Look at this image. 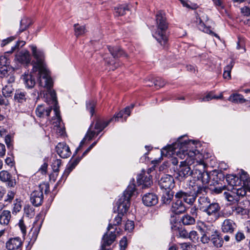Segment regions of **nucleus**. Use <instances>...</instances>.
<instances>
[{
  "label": "nucleus",
  "mask_w": 250,
  "mask_h": 250,
  "mask_svg": "<svg viewBox=\"0 0 250 250\" xmlns=\"http://www.w3.org/2000/svg\"><path fill=\"white\" fill-rule=\"evenodd\" d=\"M38 74V71H36V70L33 71V69L32 71L30 74H26L25 73L22 75L21 79L22 80L26 87L28 88H32L34 86L36 83L35 78V75H37L38 78L39 77ZM38 81L39 82V80Z\"/></svg>",
  "instance_id": "8"
},
{
  "label": "nucleus",
  "mask_w": 250,
  "mask_h": 250,
  "mask_svg": "<svg viewBox=\"0 0 250 250\" xmlns=\"http://www.w3.org/2000/svg\"><path fill=\"white\" fill-rule=\"evenodd\" d=\"M13 88L11 85H5L2 88V93L5 97H9L13 92Z\"/></svg>",
  "instance_id": "43"
},
{
  "label": "nucleus",
  "mask_w": 250,
  "mask_h": 250,
  "mask_svg": "<svg viewBox=\"0 0 250 250\" xmlns=\"http://www.w3.org/2000/svg\"><path fill=\"white\" fill-rule=\"evenodd\" d=\"M173 197V192L172 190L165 191L162 197V202L163 204H168L171 201Z\"/></svg>",
  "instance_id": "32"
},
{
  "label": "nucleus",
  "mask_w": 250,
  "mask_h": 250,
  "mask_svg": "<svg viewBox=\"0 0 250 250\" xmlns=\"http://www.w3.org/2000/svg\"><path fill=\"white\" fill-rule=\"evenodd\" d=\"M56 149L58 154L62 158H66L71 154L69 147L65 143H59L57 145Z\"/></svg>",
  "instance_id": "16"
},
{
  "label": "nucleus",
  "mask_w": 250,
  "mask_h": 250,
  "mask_svg": "<svg viewBox=\"0 0 250 250\" xmlns=\"http://www.w3.org/2000/svg\"><path fill=\"white\" fill-rule=\"evenodd\" d=\"M25 44V42L23 41H20L16 42V43L11 47V50L7 52V53H12L16 49L19 48L20 46L22 47Z\"/></svg>",
  "instance_id": "45"
},
{
  "label": "nucleus",
  "mask_w": 250,
  "mask_h": 250,
  "mask_svg": "<svg viewBox=\"0 0 250 250\" xmlns=\"http://www.w3.org/2000/svg\"><path fill=\"white\" fill-rule=\"evenodd\" d=\"M197 24L198 25V28L208 34L214 36L215 37L219 38V37L215 33H214L210 28V27H207L205 23L203 22V20L198 17H196V20L195 21Z\"/></svg>",
  "instance_id": "21"
},
{
  "label": "nucleus",
  "mask_w": 250,
  "mask_h": 250,
  "mask_svg": "<svg viewBox=\"0 0 250 250\" xmlns=\"http://www.w3.org/2000/svg\"><path fill=\"white\" fill-rule=\"evenodd\" d=\"M235 242L239 243L246 238V236L243 231L242 230L237 231L234 235Z\"/></svg>",
  "instance_id": "41"
},
{
  "label": "nucleus",
  "mask_w": 250,
  "mask_h": 250,
  "mask_svg": "<svg viewBox=\"0 0 250 250\" xmlns=\"http://www.w3.org/2000/svg\"><path fill=\"white\" fill-rule=\"evenodd\" d=\"M233 65L234 62L233 61H231L229 64L225 67L223 73V77L224 79L229 80L231 78L230 73Z\"/></svg>",
  "instance_id": "35"
},
{
  "label": "nucleus",
  "mask_w": 250,
  "mask_h": 250,
  "mask_svg": "<svg viewBox=\"0 0 250 250\" xmlns=\"http://www.w3.org/2000/svg\"><path fill=\"white\" fill-rule=\"evenodd\" d=\"M124 114V111L122 110L115 115L112 118H111L107 121L98 119L96 121L94 125V123H92L89 126L84 138L81 141L80 146L76 150L75 154L77 153L78 151H79L86 140L88 141H90L95 136L98 135L110 122L113 121L115 122L118 121L120 118H122Z\"/></svg>",
  "instance_id": "3"
},
{
  "label": "nucleus",
  "mask_w": 250,
  "mask_h": 250,
  "mask_svg": "<svg viewBox=\"0 0 250 250\" xmlns=\"http://www.w3.org/2000/svg\"><path fill=\"white\" fill-rule=\"evenodd\" d=\"M181 222L184 225H191L195 223V218L189 214L183 215L181 219Z\"/></svg>",
  "instance_id": "33"
},
{
  "label": "nucleus",
  "mask_w": 250,
  "mask_h": 250,
  "mask_svg": "<svg viewBox=\"0 0 250 250\" xmlns=\"http://www.w3.org/2000/svg\"><path fill=\"white\" fill-rule=\"evenodd\" d=\"M184 138L185 137H181L176 142L164 147L161 150V154L166 156L175 154L181 159L185 160L181 162L177 172V178L180 181L192 175L197 178V183L201 182L203 185L208 184L210 177L208 172L197 168L192 170L188 165L190 163H194L195 157L199 153L196 149L199 143L197 141Z\"/></svg>",
  "instance_id": "1"
},
{
  "label": "nucleus",
  "mask_w": 250,
  "mask_h": 250,
  "mask_svg": "<svg viewBox=\"0 0 250 250\" xmlns=\"http://www.w3.org/2000/svg\"><path fill=\"white\" fill-rule=\"evenodd\" d=\"M14 39H15V38L13 37H11L8 38L6 39L3 40L1 44V46H4L6 45L7 43L12 42Z\"/></svg>",
  "instance_id": "62"
},
{
  "label": "nucleus",
  "mask_w": 250,
  "mask_h": 250,
  "mask_svg": "<svg viewBox=\"0 0 250 250\" xmlns=\"http://www.w3.org/2000/svg\"><path fill=\"white\" fill-rule=\"evenodd\" d=\"M134 224L133 221L127 220L125 225V229L130 232L134 229Z\"/></svg>",
  "instance_id": "54"
},
{
  "label": "nucleus",
  "mask_w": 250,
  "mask_h": 250,
  "mask_svg": "<svg viewBox=\"0 0 250 250\" xmlns=\"http://www.w3.org/2000/svg\"><path fill=\"white\" fill-rule=\"evenodd\" d=\"M95 104V102L93 100H90L86 103V108L89 111L91 116L94 114Z\"/></svg>",
  "instance_id": "44"
},
{
  "label": "nucleus",
  "mask_w": 250,
  "mask_h": 250,
  "mask_svg": "<svg viewBox=\"0 0 250 250\" xmlns=\"http://www.w3.org/2000/svg\"><path fill=\"white\" fill-rule=\"evenodd\" d=\"M13 206H14L12 210L13 213H17L21 209V205L20 201H19L18 199L16 200V203L14 204Z\"/></svg>",
  "instance_id": "50"
},
{
  "label": "nucleus",
  "mask_w": 250,
  "mask_h": 250,
  "mask_svg": "<svg viewBox=\"0 0 250 250\" xmlns=\"http://www.w3.org/2000/svg\"><path fill=\"white\" fill-rule=\"evenodd\" d=\"M202 236L201 238V242L204 244L208 243L210 240V238L208 236V234L202 233Z\"/></svg>",
  "instance_id": "57"
},
{
  "label": "nucleus",
  "mask_w": 250,
  "mask_h": 250,
  "mask_svg": "<svg viewBox=\"0 0 250 250\" xmlns=\"http://www.w3.org/2000/svg\"><path fill=\"white\" fill-rule=\"evenodd\" d=\"M220 209L221 207L218 203L211 202L204 211V213H206L208 216H213L214 218V220H216L219 217Z\"/></svg>",
  "instance_id": "9"
},
{
  "label": "nucleus",
  "mask_w": 250,
  "mask_h": 250,
  "mask_svg": "<svg viewBox=\"0 0 250 250\" xmlns=\"http://www.w3.org/2000/svg\"><path fill=\"white\" fill-rule=\"evenodd\" d=\"M61 165V160L60 159H55L52 163V167L54 172H58L59 168Z\"/></svg>",
  "instance_id": "49"
},
{
  "label": "nucleus",
  "mask_w": 250,
  "mask_h": 250,
  "mask_svg": "<svg viewBox=\"0 0 250 250\" xmlns=\"http://www.w3.org/2000/svg\"><path fill=\"white\" fill-rule=\"evenodd\" d=\"M0 180L6 183L8 187H14L16 184L15 179L6 170H2L0 172Z\"/></svg>",
  "instance_id": "15"
},
{
  "label": "nucleus",
  "mask_w": 250,
  "mask_h": 250,
  "mask_svg": "<svg viewBox=\"0 0 250 250\" xmlns=\"http://www.w3.org/2000/svg\"><path fill=\"white\" fill-rule=\"evenodd\" d=\"M226 180L228 184L232 187H240L241 181L239 177L234 175L228 174L226 177Z\"/></svg>",
  "instance_id": "25"
},
{
  "label": "nucleus",
  "mask_w": 250,
  "mask_h": 250,
  "mask_svg": "<svg viewBox=\"0 0 250 250\" xmlns=\"http://www.w3.org/2000/svg\"><path fill=\"white\" fill-rule=\"evenodd\" d=\"M74 27L75 35L77 37L83 35L86 32V29L84 26H80L78 24H75Z\"/></svg>",
  "instance_id": "39"
},
{
  "label": "nucleus",
  "mask_w": 250,
  "mask_h": 250,
  "mask_svg": "<svg viewBox=\"0 0 250 250\" xmlns=\"http://www.w3.org/2000/svg\"><path fill=\"white\" fill-rule=\"evenodd\" d=\"M36 115L40 117L44 116V108L42 105H39L36 109Z\"/></svg>",
  "instance_id": "52"
},
{
  "label": "nucleus",
  "mask_w": 250,
  "mask_h": 250,
  "mask_svg": "<svg viewBox=\"0 0 250 250\" xmlns=\"http://www.w3.org/2000/svg\"><path fill=\"white\" fill-rule=\"evenodd\" d=\"M108 49L114 58H118L125 55L127 56L124 51L119 46H107Z\"/></svg>",
  "instance_id": "27"
},
{
  "label": "nucleus",
  "mask_w": 250,
  "mask_h": 250,
  "mask_svg": "<svg viewBox=\"0 0 250 250\" xmlns=\"http://www.w3.org/2000/svg\"><path fill=\"white\" fill-rule=\"evenodd\" d=\"M16 58L19 62L26 65L29 64L31 62L30 54L27 50L20 52L17 55Z\"/></svg>",
  "instance_id": "18"
},
{
  "label": "nucleus",
  "mask_w": 250,
  "mask_h": 250,
  "mask_svg": "<svg viewBox=\"0 0 250 250\" xmlns=\"http://www.w3.org/2000/svg\"><path fill=\"white\" fill-rule=\"evenodd\" d=\"M115 14L117 16H123L129 10L127 5H121L114 8Z\"/></svg>",
  "instance_id": "36"
},
{
  "label": "nucleus",
  "mask_w": 250,
  "mask_h": 250,
  "mask_svg": "<svg viewBox=\"0 0 250 250\" xmlns=\"http://www.w3.org/2000/svg\"><path fill=\"white\" fill-rule=\"evenodd\" d=\"M14 99L16 102L23 104L26 101V93L20 89L17 90L14 95Z\"/></svg>",
  "instance_id": "28"
},
{
  "label": "nucleus",
  "mask_w": 250,
  "mask_h": 250,
  "mask_svg": "<svg viewBox=\"0 0 250 250\" xmlns=\"http://www.w3.org/2000/svg\"><path fill=\"white\" fill-rule=\"evenodd\" d=\"M22 246V241L19 237L9 238L5 243L7 250H20Z\"/></svg>",
  "instance_id": "12"
},
{
  "label": "nucleus",
  "mask_w": 250,
  "mask_h": 250,
  "mask_svg": "<svg viewBox=\"0 0 250 250\" xmlns=\"http://www.w3.org/2000/svg\"><path fill=\"white\" fill-rule=\"evenodd\" d=\"M15 195V192L12 190L8 191L7 194L5 198L4 201L5 202L11 203L14 199Z\"/></svg>",
  "instance_id": "47"
},
{
  "label": "nucleus",
  "mask_w": 250,
  "mask_h": 250,
  "mask_svg": "<svg viewBox=\"0 0 250 250\" xmlns=\"http://www.w3.org/2000/svg\"><path fill=\"white\" fill-rule=\"evenodd\" d=\"M8 60L7 59L3 56H0V66H6V64L7 63Z\"/></svg>",
  "instance_id": "59"
},
{
  "label": "nucleus",
  "mask_w": 250,
  "mask_h": 250,
  "mask_svg": "<svg viewBox=\"0 0 250 250\" xmlns=\"http://www.w3.org/2000/svg\"><path fill=\"white\" fill-rule=\"evenodd\" d=\"M52 86L53 83L49 88L43 87L46 89V90H41L40 91L41 97L43 96L45 98L46 102H48V104L51 105L48 108L46 109H44V116L48 117L53 109L58 120H60L59 106L58 105L56 94L55 91L52 89Z\"/></svg>",
  "instance_id": "5"
},
{
  "label": "nucleus",
  "mask_w": 250,
  "mask_h": 250,
  "mask_svg": "<svg viewBox=\"0 0 250 250\" xmlns=\"http://www.w3.org/2000/svg\"><path fill=\"white\" fill-rule=\"evenodd\" d=\"M152 177L150 175H144L140 174L137 178V183L139 185H142V188H146L150 186L152 183Z\"/></svg>",
  "instance_id": "19"
},
{
  "label": "nucleus",
  "mask_w": 250,
  "mask_h": 250,
  "mask_svg": "<svg viewBox=\"0 0 250 250\" xmlns=\"http://www.w3.org/2000/svg\"><path fill=\"white\" fill-rule=\"evenodd\" d=\"M80 159H76L69 166V167L65 170L64 171L63 175H62L60 180L57 182V184H59L60 183L63 181V182L66 179L67 176L71 172V171L73 170V168L76 167V166L78 164L80 161Z\"/></svg>",
  "instance_id": "26"
},
{
  "label": "nucleus",
  "mask_w": 250,
  "mask_h": 250,
  "mask_svg": "<svg viewBox=\"0 0 250 250\" xmlns=\"http://www.w3.org/2000/svg\"><path fill=\"white\" fill-rule=\"evenodd\" d=\"M121 250L125 249L127 246V240L125 237H124L122 239L120 242Z\"/></svg>",
  "instance_id": "61"
},
{
  "label": "nucleus",
  "mask_w": 250,
  "mask_h": 250,
  "mask_svg": "<svg viewBox=\"0 0 250 250\" xmlns=\"http://www.w3.org/2000/svg\"><path fill=\"white\" fill-rule=\"evenodd\" d=\"M192 184H190L189 186L192 188L193 191L190 192H185L182 190H180L177 192L175 194V199L180 198L187 204L192 206L194 203L197 196L202 193L203 191H206V188L203 185L201 186L200 183H193Z\"/></svg>",
  "instance_id": "6"
},
{
  "label": "nucleus",
  "mask_w": 250,
  "mask_h": 250,
  "mask_svg": "<svg viewBox=\"0 0 250 250\" xmlns=\"http://www.w3.org/2000/svg\"><path fill=\"white\" fill-rule=\"evenodd\" d=\"M214 4L218 8H220L221 9H223L224 8V4L222 0H212Z\"/></svg>",
  "instance_id": "58"
},
{
  "label": "nucleus",
  "mask_w": 250,
  "mask_h": 250,
  "mask_svg": "<svg viewBox=\"0 0 250 250\" xmlns=\"http://www.w3.org/2000/svg\"><path fill=\"white\" fill-rule=\"evenodd\" d=\"M210 202V199L207 196H202L199 197L198 199L199 209L204 212Z\"/></svg>",
  "instance_id": "24"
},
{
  "label": "nucleus",
  "mask_w": 250,
  "mask_h": 250,
  "mask_svg": "<svg viewBox=\"0 0 250 250\" xmlns=\"http://www.w3.org/2000/svg\"><path fill=\"white\" fill-rule=\"evenodd\" d=\"M236 223L232 220L226 219L221 224V230L225 233L232 234L237 228Z\"/></svg>",
  "instance_id": "11"
},
{
  "label": "nucleus",
  "mask_w": 250,
  "mask_h": 250,
  "mask_svg": "<svg viewBox=\"0 0 250 250\" xmlns=\"http://www.w3.org/2000/svg\"><path fill=\"white\" fill-rule=\"evenodd\" d=\"M178 234L181 237L188 238V232L186 229L181 228L179 229Z\"/></svg>",
  "instance_id": "55"
},
{
  "label": "nucleus",
  "mask_w": 250,
  "mask_h": 250,
  "mask_svg": "<svg viewBox=\"0 0 250 250\" xmlns=\"http://www.w3.org/2000/svg\"><path fill=\"white\" fill-rule=\"evenodd\" d=\"M229 101L236 104H242L245 103L246 100L243 96L239 94H233L230 96L229 99Z\"/></svg>",
  "instance_id": "31"
},
{
  "label": "nucleus",
  "mask_w": 250,
  "mask_h": 250,
  "mask_svg": "<svg viewBox=\"0 0 250 250\" xmlns=\"http://www.w3.org/2000/svg\"><path fill=\"white\" fill-rule=\"evenodd\" d=\"M223 97L222 95H220L219 96H215L213 95L212 92L208 93L205 97L200 98V102H206L209 101L213 99H221Z\"/></svg>",
  "instance_id": "42"
},
{
  "label": "nucleus",
  "mask_w": 250,
  "mask_h": 250,
  "mask_svg": "<svg viewBox=\"0 0 250 250\" xmlns=\"http://www.w3.org/2000/svg\"><path fill=\"white\" fill-rule=\"evenodd\" d=\"M130 206V199L121 196L117 202V211L119 214L125 213Z\"/></svg>",
  "instance_id": "13"
},
{
  "label": "nucleus",
  "mask_w": 250,
  "mask_h": 250,
  "mask_svg": "<svg viewBox=\"0 0 250 250\" xmlns=\"http://www.w3.org/2000/svg\"><path fill=\"white\" fill-rule=\"evenodd\" d=\"M135 191V185L133 184H130L124 191L123 196L127 197V198L130 199L131 197L134 194Z\"/></svg>",
  "instance_id": "34"
},
{
  "label": "nucleus",
  "mask_w": 250,
  "mask_h": 250,
  "mask_svg": "<svg viewBox=\"0 0 250 250\" xmlns=\"http://www.w3.org/2000/svg\"><path fill=\"white\" fill-rule=\"evenodd\" d=\"M115 238L116 234L114 231V232L111 231L108 232H108L105 234L103 237V243L102 246L103 250H106L104 248L106 246L110 245L115 241Z\"/></svg>",
  "instance_id": "20"
},
{
  "label": "nucleus",
  "mask_w": 250,
  "mask_h": 250,
  "mask_svg": "<svg viewBox=\"0 0 250 250\" xmlns=\"http://www.w3.org/2000/svg\"><path fill=\"white\" fill-rule=\"evenodd\" d=\"M142 201L145 205L150 207L155 205L158 203V199L156 195L152 193H147L143 196Z\"/></svg>",
  "instance_id": "17"
},
{
  "label": "nucleus",
  "mask_w": 250,
  "mask_h": 250,
  "mask_svg": "<svg viewBox=\"0 0 250 250\" xmlns=\"http://www.w3.org/2000/svg\"><path fill=\"white\" fill-rule=\"evenodd\" d=\"M123 215V214H119L118 213V215L115 217L114 219L113 224H109L108 227L107 228L108 231H109V230H110L111 229H113V226H117L121 223Z\"/></svg>",
  "instance_id": "40"
},
{
  "label": "nucleus",
  "mask_w": 250,
  "mask_h": 250,
  "mask_svg": "<svg viewBox=\"0 0 250 250\" xmlns=\"http://www.w3.org/2000/svg\"><path fill=\"white\" fill-rule=\"evenodd\" d=\"M241 12L245 16L250 15V8L248 7H244L241 9Z\"/></svg>",
  "instance_id": "60"
},
{
  "label": "nucleus",
  "mask_w": 250,
  "mask_h": 250,
  "mask_svg": "<svg viewBox=\"0 0 250 250\" xmlns=\"http://www.w3.org/2000/svg\"><path fill=\"white\" fill-rule=\"evenodd\" d=\"M11 218V212L7 210H4L0 214V224L7 225L9 223Z\"/></svg>",
  "instance_id": "29"
},
{
  "label": "nucleus",
  "mask_w": 250,
  "mask_h": 250,
  "mask_svg": "<svg viewBox=\"0 0 250 250\" xmlns=\"http://www.w3.org/2000/svg\"><path fill=\"white\" fill-rule=\"evenodd\" d=\"M176 199L172 203L170 211L175 214H180L184 213L187 210L185 205L180 198Z\"/></svg>",
  "instance_id": "14"
},
{
  "label": "nucleus",
  "mask_w": 250,
  "mask_h": 250,
  "mask_svg": "<svg viewBox=\"0 0 250 250\" xmlns=\"http://www.w3.org/2000/svg\"><path fill=\"white\" fill-rule=\"evenodd\" d=\"M30 48L34 59L32 61L33 71L35 70L38 71L39 85L41 87L49 88L53 82L49 72L45 66L44 52L42 50L37 48L34 45H30Z\"/></svg>",
  "instance_id": "2"
},
{
  "label": "nucleus",
  "mask_w": 250,
  "mask_h": 250,
  "mask_svg": "<svg viewBox=\"0 0 250 250\" xmlns=\"http://www.w3.org/2000/svg\"><path fill=\"white\" fill-rule=\"evenodd\" d=\"M5 143L8 148H12V144H11V138L9 135H6L5 137Z\"/></svg>",
  "instance_id": "56"
},
{
  "label": "nucleus",
  "mask_w": 250,
  "mask_h": 250,
  "mask_svg": "<svg viewBox=\"0 0 250 250\" xmlns=\"http://www.w3.org/2000/svg\"><path fill=\"white\" fill-rule=\"evenodd\" d=\"M10 68L7 66H1L0 69V74L3 77H7L10 75Z\"/></svg>",
  "instance_id": "48"
},
{
  "label": "nucleus",
  "mask_w": 250,
  "mask_h": 250,
  "mask_svg": "<svg viewBox=\"0 0 250 250\" xmlns=\"http://www.w3.org/2000/svg\"><path fill=\"white\" fill-rule=\"evenodd\" d=\"M210 241L212 245L216 248L222 247L224 243L223 238L221 237L218 231L211 235Z\"/></svg>",
  "instance_id": "23"
},
{
  "label": "nucleus",
  "mask_w": 250,
  "mask_h": 250,
  "mask_svg": "<svg viewBox=\"0 0 250 250\" xmlns=\"http://www.w3.org/2000/svg\"><path fill=\"white\" fill-rule=\"evenodd\" d=\"M157 28L152 35L157 42L162 46H165L168 41L167 29L168 24L165 16L160 12L156 16Z\"/></svg>",
  "instance_id": "4"
},
{
  "label": "nucleus",
  "mask_w": 250,
  "mask_h": 250,
  "mask_svg": "<svg viewBox=\"0 0 250 250\" xmlns=\"http://www.w3.org/2000/svg\"><path fill=\"white\" fill-rule=\"evenodd\" d=\"M232 211L236 215H244L247 213V209L239 206H234L232 207Z\"/></svg>",
  "instance_id": "37"
},
{
  "label": "nucleus",
  "mask_w": 250,
  "mask_h": 250,
  "mask_svg": "<svg viewBox=\"0 0 250 250\" xmlns=\"http://www.w3.org/2000/svg\"><path fill=\"white\" fill-rule=\"evenodd\" d=\"M239 178L241 181L240 187L246 186L250 188V178L247 172L242 170Z\"/></svg>",
  "instance_id": "30"
},
{
  "label": "nucleus",
  "mask_w": 250,
  "mask_h": 250,
  "mask_svg": "<svg viewBox=\"0 0 250 250\" xmlns=\"http://www.w3.org/2000/svg\"><path fill=\"white\" fill-rule=\"evenodd\" d=\"M5 150L4 145L0 143V157H3L5 155Z\"/></svg>",
  "instance_id": "64"
},
{
  "label": "nucleus",
  "mask_w": 250,
  "mask_h": 250,
  "mask_svg": "<svg viewBox=\"0 0 250 250\" xmlns=\"http://www.w3.org/2000/svg\"><path fill=\"white\" fill-rule=\"evenodd\" d=\"M198 229L202 233L208 235L213 234L215 233V231H217L212 225L206 224L204 222H202L201 225L198 226Z\"/></svg>",
  "instance_id": "22"
},
{
  "label": "nucleus",
  "mask_w": 250,
  "mask_h": 250,
  "mask_svg": "<svg viewBox=\"0 0 250 250\" xmlns=\"http://www.w3.org/2000/svg\"><path fill=\"white\" fill-rule=\"evenodd\" d=\"M154 85L156 87H161L164 86L165 82L163 79L161 78H157L153 82Z\"/></svg>",
  "instance_id": "51"
},
{
  "label": "nucleus",
  "mask_w": 250,
  "mask_h": 250,
  "mask_svg": "<svg viewBox=\"0 0 250 250\" xmlns=\"http://www.w3.org/2000/svg\"><path fill=\"white\" fill-rule=\"evenodd\" d=\"M43 201V194L42 189L39 187L38 189L35 190L30 194L31 203L35 207L41 206Z\"/></svg>",
  "instance_id": "10"
},
{
  "label": "nucleus",
  "mask_w": 250,
  "mask_h": 250,
  "mask_svg": "<svg viewBox=\"0 0 250 250\" xmlns=\"http://www.w3.org/2000/svg\"><path fill=\"white\" fill-rule=\"evenodd\" d=\"M159 185L161 189L165 191H169L174 187L175 182L172 176L166 174L161 177L159 181Z\"/></svg>",
  "instance_id": "7"
},
{
  "label": "nucleus",
  "mask_w": 250,
  "mask_h": 250,
  "mask_svg": "<svg viewBox=\"0 0 250 250\" xmlns=\"http://www.w3.org/2000/svg\"><path fill=\"white\" fill-rule=\"evenodd\" d=\"M193 242L195 243L198 239V236L197 231L192 230L190 231L188 234V237Z\"/></svg>",
  "instance_id": "46"
},
{
  "label": "nucleus",
  "mask_w": 250,
  "mask_h": 250,
  "mask_svg": "<svg viewBox=\"0 0 250 250\" xmlns=\"http://www.w3.org/2000/svg\"><path fill=\"white\" fill-rule=\"evenodd\" d=\"M6 77V81L9 84L15 82V78L13 74L9 75Z\"/></svg>",
  "instance_id": "63"
},
{
  "label": "nucleus",
  "mask_w": 250,
  "mask_h": 250,
  "mask_svg": "<svg viewBox=\"0 0 250 250\" xmlns=\"http://www.w3.org/2000/svg\"><path fill=\"white\" fill-rule=\"evenodd\" d=\"M18 225L19 228H20V229L23 234V236H25L26 234V226L24 223V222L23 220L21 219L20 220Z\"/></svg>",
  "instance_id": "53"
},
{
  "label": "nucleus",
  "mask_w": 250,
  "mask_h": 250,
  "mask_svg": "<svg viewBox=\"0 0 250 250\" xmlns=\"http://www.w3.org/2000/svg\"><path fill=\"white\" fill-rule=\"evenodd\" d=\"M31 24V21L29 19L24 18L21 20L20 22V32H21L25 30Z\"/></svg>",
  "instance_id": "38"
}]
</instances>
